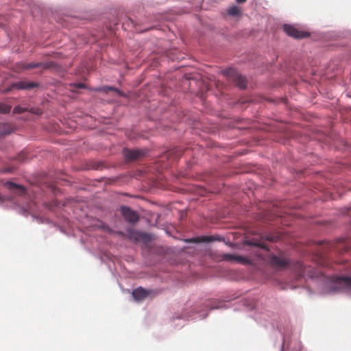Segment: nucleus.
I'll list each match as a JSON object with an SVG mask.
<instances>
[{
  "mask_svg": "<svg viewBox=\"0 0 351 351\" xmlns=\"http://www.w3.org/2000/svg\"><path fill=\"white\" fill-rule=\"evenodd\" d=\"M223 74L229 81L233 82L240 88H245L247 86V80L245 76L239 73L236 70L228 68L223 71Z\"/></svg>",
  "mask_w": 351,
  "mask_h": 351,
  "instance_id": "nucleus-1",
  "label": "nucleus"
},
{
  "mask_svg": "<svg viewBox=\"0 0 351 351\" xmlns=\"http://www.w3.org/2000/svg\"><path fill=\"white\" fill-rule=\"evenodd\" d=\"M283 29L288 36L294 38L300 39L307 38L310 36L308 32L300 31L291 25H285Z\"/></svg>",
  "mask_w": 351,
  "mask_h": 351,
  "instance_id": "nucleus-2",
  "label": "nucleus"
},
{
  "mask_svg": "<svg viewBox=\"0 0 351 351\" xmlns=\"http://www.w3.org/2000/svg\"><path fill=\"white\" fill-rule=\"evenodd\" d=\"M121 214L125 219L130 223L134 224L139 220L138 214L128 206H123L121 208Z\"/></svg>",
  "mask_w": 351,
  "mask_h": 351,
  "instance_id": "nucleus-3",
  "label": "nucleus"
},
{
  "mask_svg": "<svg viewBox=\"0 0 351 351\" xmlns=\"http://www.w3.org/2000/svg\"><path fill=\"white\" fill-rule=\"evenodd\" d=\"M333 289L337 290L339 289L348 288L351 289V277L339 276L335 277L332 282Z\"/></svg>",
  "mask_w": 351,
  "mask_h": 351,
  "instance_id": "nucleus-4",
  "label": "nucleus"
},
{
  "mask_svg": "<svg viewBox=\"0 0 351 351\" xmlns=\"http://www.w3.org/2000/svg\"><path fill=\"white\" fill-rule=\"evenodd\" d=\"M126 232V237L135 241L147 240L149 237L147 234L137 231L132 228H127Z\"/></svg>",
  "mask_w": 351,
  "mask_h": 351,
  "instance_id": "nucleus-5",
  "label": "nucleus"
},
{
  "mask_svg": "<svg viewBox=\"0 0 351 351\" xmlns=\"http://www.w3.org/2000/svg\"><path fill=\"white\" fill-rule=\"evenodd\" d=\"M123 154L125 159L128 161L135 160L144 156L145 153L143 151L140 149H124Z\"/></svg>",
  "mask_w": 351,
  "mask_h": 351,
  "instance_id": "nucleus-6",
  "label": "nucleus"
},
{
  "mask_svg": "<svg viewBox=\"0 0 351 351\" xmlns=\"http://www.w3.org/2000/svg\"><path fill=\"white\" fill-rule=\"evenodd\" d=\"M53 65V63L52 62L23 63L21 64V68L25 70H29L38 67H42L43 69H49Z\"/></svg>",
  "mask_w": 351,
  "mask_h": 351,
  "instance_id": "nucleus-7",
  "label": "nucleus"
},
{
  "mask_svg": "<svg viewBox=\"0 0 351 351\" xmlns=\"http://www.w3.org/2000/svg\"><path fill=\"white\" fill-rule=\"evenodd\" d=\"M132 295L136 301H142L148 296L149 291L145 289L140 287L133 290Z\"/></svg>",
  "mask_w": 351,
  "mask_h": 351,
  "instance_id": "nucleus-8",
  "label": "nucleus"
},
{
  "mask_svg": "<svg viewBox=\"0 0 351 351\" xmlns=\"http://www.w3.org/2000/svg\"><path fill=\"white\" fill-rule=\"evenodd\" d=\"M270 262L271 265L279 269L285 268L289 265V262L287 260L277 256H273L271 258Z\"/></svg>",
  "mask_w": 351,
  "mask_h": 351,
  "instance_id": "nucleus-9",
  "label": "nucleus"
},
{
  "mask_svg": "<svg viewBox=\"0 0 351 351\" xmlns=\"http://www.w3.org/2000/svg\"><path fill=\"white\" fill-rule=\"evenodd\" d=\"M223 259L228 261H235L242 264H247L249 263L248 260L241 256L233 255L230 254H224L223 255Z\"/></svg>",
  "mask_w": 351,
  "mask_h": 351,
  "instance_id": "nucleus-10",
  "label": "nucleus"
},
{
  "mask_svg": "<svg viewBox=\"0 0 351 351\" xmlns=\"http://www.w3.org/2000/svg\"><path fill=\"white\" fill-rule=\"evenodd\" d=\"M38 85L35 82H18L13 84V87L16 89H30L34 87H37Z\"/></svg>",
  "mask_w": 351,
  "mask_h": 351,
  "instance_id": "nucleus-11",
  "label": "nucleus"
},
{
  "mask_svg": "<svg viewBox=\"0 0 351 351\" xmlns=\"http://www.w3.org/2000/svg\"><path fill=\"white\" fill-rule=\"evenodd\" d=\"M8 189L14 191L16 194L22 195L25 193V189L24 187L17 185L12 182H7L5 184Z\"/></svg>",
  "mask_w": 351,
  "mask_h": 351,
  "instance_id": "nucleus-12",
  "label": "nucleus"
},
{
  "mask_svg": "<svg viewBox=\"0 0 351 351\" xmlns=\"http://www.w3.org/2000/svg\"><path fill=\"white\" fill-rule=\"evenodd\" d=\"M228 13L230 16H239L241 14V10L239 7L234 5L228 9Z\"/></svg>",
  "mask_w": 351,
  "mask_h": 351,
  "instance_id": "nucleus-13",
  "label": "nucleus"
},
{
  "mask_svg": "<svg viewBox=\"0 0 351 351\" xmlns=\"http://www.w3.org/2000/svg\"><path fill=\"white\" fill-rule=\"evenodd\" d=\"M11 106L3 103H0V113L5 114L10 111Z\"/></svg>",
  "mask_w": 351,
  "mask_h": 351,
  "instance_id": "nucleus-14",
  "label": "nucleus"
},
{
  "mask_svg": "<svg viewBox=\"0 0 351 351\" xmlns=\"http://www.w3.org/2000/svg\"><path fill=\"white\" fill-rule=\"evenodd\" d=\"M97 90L104 91L105 93H108V91H116V92L119 91L116 88H114L112 86H104L103 88L97 89Z\"/></svg>",
  "mask_w": 351,
  "mask_h": 351,
  "instance_id": "nucleus-15",
  "label": "nucleus"
},
{
  "mask_svg": "<svg viewBox=\"0 0 351 351\" xmlns=\"http://www.w3.org/2000/svg\"><path fill=\"white\" fill-rule=\"evenodd\" d=\"M27 157V156L26 153L21 152L16 156V160H19V162H24L26 160Z\"/></svg>",
  "mask_w": 351,
  "mask_h": 351,
  "instance_id": "nucleus-16",
  "label": "nucleus"
},
{
  "mask_svg": "<svg viewBox=\"0 0 351 351\" xmlns=\"http://www.w3.org/2000/svg\"><path fill=\"white\" fill-rule=\"evenodd\" d=\"M215 239L213 237H202L199 241L202 242H211L215 241Z\"/></svg>",
  "mask_w": 351,
  "mask_h": 351,
  "instance_id": "nucleus-17",
  "label": "nucleus"
},
{
  "mask_svg": "<svg viewBox=\"0 0 351 351\" xmlns=\"http://www.w3.org/2000/svg\"><path fill=\"white\" fill-rule=\"evenodd\" d=\"M26 110H27L26 108H23L20 106H16L13 110V112L14 113H22Z\"/></svg>",
  "mask_w": 351,
  "mask_h": 351,
  "instance_id": "nucleus-18",
  "label": "nucleus"
},
{
  "mask_svg": "<svg viewBox=\"0 0 351 351\" xmlns=\"http://www.w3.org/2000/svg\"><path fill=\"white\" fill-rule=\"evenodd\" d=\"M252 244L255 246L260 247L263 249L267 250L266 245L263 242H252Z\"/></svg>",
  "mask_w": 351,
  "mask_h": 351,
  "instance_id": "nucleus-19",
  "label": "nucleus"
},
{
  "mask_svg": "<svg viewBox=\"0 0 351 351\" xmlns=\"http://www.w3.org/2000/svg\"><path fill=\"white\" fill-rule=\"evenodd\" d=\"M174 152H176L177 154V157H180L182 154V152L180 149L176 148Z\"/></svg>",
  "mask_w": 351,
  "mask_h": 351,
  "instance_id": "nucleus-20",
  "label": "nucleus"
},
{
  "mask_svg": "<svg viewBox=\"0 0 351 351\" xmlns=\"http://www.w3.org/2000/svg\"><path fill=\"white\" fill-rule=\"evenodd\" d=\"M267 239L271 241H276L278 239V237H267Z\"/></svg>",
  "mask_w": 351,
  "mask_h": 351,
  "instance_id": "nucleus-21",
  "label": "nucleus"
},
{
  "mask_svg": "<svg viewBox=\"0 0 351 351\" xmlns=\"http://www.w3.org/2000/svg\"><path fill=\"white\" fill-rule=\"evenodd\" d=\"M117 234H118L121 237H126V234L121 231L117 232Z\"/></svg>",
  "mask_w": 351,
  "mask_h": 351,
  "instance_id": "nucleus-22",
  "label": "nucleus"
},
{
  "mask_svg": "<svg viewBox=\"0 0 351 351\" xmlns=\"http://www.w3.org/2000/svg\"><path fill=\"white\" fill-rule=\"evenodd\" d=\"M75 86L78 88H84V84H82V83H79L75 85Z\"/></svg>",
  "mask_w": 351,
  "mask_h": 351,
  "instance_id": "nucleus-23",
  "label": "nucleus"
},
{
  "mask_svg": "<svg viewBox=\"0 0 351 351\" xmlns=\"http://www.w3.org/2000/svg\"><path fill=\"white\" fill-rule=\"evenodd\" d=\"M237 3H242L245 2L247 0H236Z\"/></svg>",
  "mask_w": 351,
  "mask_h": 351,
  "instance_id": "nucleus-24",
  "label": "nucleus"
},
{
  "mask_svg": "<svg viewBox=\"0 0 351 351\" xmlns=\"http://www.w3.org/2000/svg\"><path fill=\"white\" fill-rule=\"evenodd\" d=\"M129 21H131V23H133V21L130 20V19H128Z\"/></svg>",
  "mask_w": 351,
  "mask_h": 351,
  "instance_id": "nucleus-25",
  "label": "nucleus"
}]
</instances>
